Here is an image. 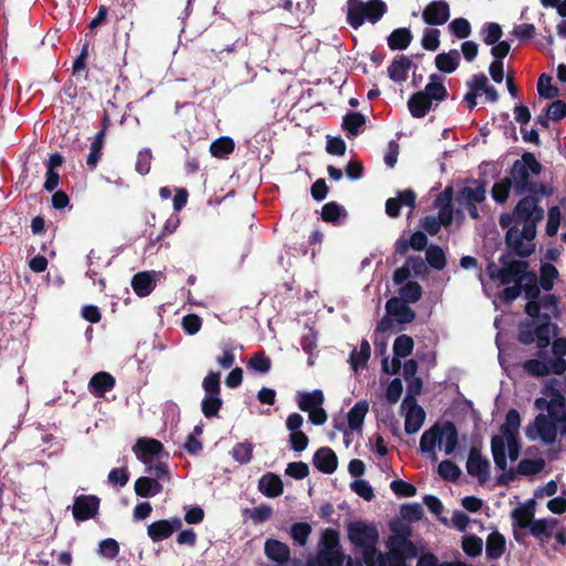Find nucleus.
I'll return each instance as SVG.
<instances>
[{
    "instance_id": "obj_1",
    "label": "nucleus",
    "mask_w": 566,
    "mask_h": 566,
    "mask_svg": "<svg viewBox=\"0 0 566 566\" xmlns=\"http://www.w3.org/2000/svg\"><path fill=\"white\" fill-rule=\"evenodd\" d=\"M544 209L539 198L523 195L511 213H502L499 224L507 229L505 244L520 258H528L535 251L533 240L537 233V224L544 219Z\"/></svg>"
},
{
    "instance_id": "obj_2",
    "label": "nucleus",
    "mask_w": 566,
    "mask_h": 566,
    "mask_svg": "<svg viewBox=\"0 0 566 566\" xmlns=\"http://www.w3.org/2000/svg\"><path fill=\"white\" fill-rule=\"evenodd\" d=\"M499 268L494 262L486 266V274L492 281H499L502 285L523 283L525 296H535L538 293V276L534 271H528V262L514 260L510 253H503L499 258Z\"/></svg>"
},
{
    "instance_id": "obj_3",
    "label": "nucleus",
    "mask_w": 566,
    "mask_h": 566,
    "mask_svg": "<svg viewBox=\"0 0 566 566\" xmlns=\"http://www.w3.org/2000/svg\"><path fill=\"white\" fill-rule=\"evenodd\" d=\"M409 535V528H405L400 534L389 536L386 555L377 548L364 551V564L366 566H407L406 560L418 555L416 545L408 538Z\"/></svg>"
},
{
    "instance_id": "obj_4",
    "label": "nucleus",
    "mask_w": 566,
    "mask_h": 566,
    "mask_svg": "<svg viewBox=\"0 0 566 566\" xmlns=\"http://www.w3.org/2000/svg\"><path fill=\"white\" fill-rule=\"evenodd\" d=\"M559 333L557 324L551 322V316L543 313L542 321L526 319L517 326V342L522 345L530 346L536 344L538 358H544L546 349L551 345L552 337L554 339Z\"/></svg>"
},
{
    "instance_id": "obj_5",
    "label": "nucleus",
    "mask_w": 566,
    "mask_h": 566,
    "mask_svg": "<svg viewBox=\"0 0 566 566\" xmlns=\"http://www.w3.org/2000/svg\"><path fill=\"white\" fill-rule=\"evenodd\" d=\"M552 345L553 357L526 359L522 368L531 377L543 378L549 375L562 376L566 373V337H556Z\"/></svg>"
},
{
    "instance_id": "obj_6",
    "label": "nucleus",
    "mask_w": 566,
    "mask_h": 566,
    "mask_svg": "<svg viewBox=\"0 0 566 566\" xmlns=\"http://www.w3.org/2000/svg\"><path fill=\"white\" fill-rule=\"evenodd\" d=\"M448 98V91L443 77L438 74L429 76V83L422 91L413 93L408 102V109L413 118H423L432 108L433 103H441Z\"/></svg>"
},
{
    "instance_id": "obj_7",
    "label": "nucleus",
    "mask_w": 566,
    "mask_h": 566,
    "mask_svg": "<svg viewBox=\"0 0 566 566\" xmlns=\"http://www.w3.org/2000/svg\"><path fill=\"white\" fill-rule=\"evenodd\" d=\"M444 438V453L452 454L459 444V432L452 421H446L442 424L434 423L427 429L420 438V451L430 454L432 460H437L436 446L442 442Z\"/></svg>"
},
{
    "instance_id": "obj_8",
    "label": "nucleus",
    "mask_w": 566,
    "mask_h": 566,
    "mask_svg": "<svg viewBox=\"0 0 566 566\" xmlns=\"http://www.w3.org/2000/svg\"><path fill=\"white\" fill-rule=\"evenodd\" d=\"M543 166L533 153H524L521 159L514 161L510 169V177L513 184V191L516 196H523L531 190L533 181L531 175L538 176Z\"/></svg>"
},
{
    "instance_id": "obj_9",
    "label": "nucleus",
    "mask_w": 566,
    "mask_h": 566,
    "mask_svg": "<svg viewBox=\"0 0 566 566\" xmlns=\"http://www.w3.org/2000/svg\"><path fill=\"white\" fill-rule=\"evenodd\" d=\"M387 12V4L382 0H348L346 21L355 30L360 28L365 21L377 23Z\"/></svg>"
},
{
    "instance_id": "obj_10",
    "label": "nucleus",
    "mask_w": 566,
    "mask_h": 566,
    "mask_svg": "<svg viewBox=\"0 0 566 566\" xmlns=\"http://www.w3.org/2000/svg\"><path fill=\"white\" fill-rule=\"evenodd\" d=\"M220 377L221 374L219 371H209L202 380L205 397L201 400V411L208 419L218 417L223 406Z\"/></svg>"
},
{
    "instance_id": "obj_11",
    "label": "nucleus",
    "mask_w": 566,
    "mask_h": 566,
    "mask_svg": "<svg viewBox=\"0 0 566 566\" xmlns=\"http://www.w3.org/2000/svg\"><path fill=\"white\" fill-rule=\"evenodd\" d=\"M347 533L349 541L354 545L363 547L364 551L375 549L376 543L379 539V533L376 526L368 525L360 521L350 523Z\"/></svg>"
},
{
    "instance_id": "obj_12",
    "label": "nucleus",
    "mask_w": 566,
    "mask_h": 566,
    "mask_svg": "<svg viewBox=\"0 0 566 566\" xmlns=\"http://www.w3.org/2000/svg\"><path fill=\"white\" fill-rule=\"evenodd\" d=\"M534 430L531 427L526 428V436L530 440L539 438L544 443L552 444L556 440L557 432L559 431V423L549 419L544 413H538L534 420Z\"/></svg>"
},
{
    "instance_id": "obj_13",
    "label": "nucleus",
    "mask_w": 566,
    "mask_h": 566,
    "mask_svg": "<svg viewBox=\"0 0 566 566\" xmlns=\"http://www.w3.org/2000/svg\"><path fill=\"white\" fill-rule=\"evenodd\" d=\"M101 500L96 495H78L74 499L72 513L77 522L94 518L98 514Z\"/></svg>"
},
{
    "instance_id": "obj_14",
    "label": "nucleus",
    "mask_w": 566,
    "mask_h": 566,
    "mask_svg": "<svg viewBox=\"0 0 566 566\" xmlns=\"http://www.w3.org/2000/svg\"><path fill=\"white\" fill-rule=\"evenodd\" d=\"M490 461L482 457L480 449L472 447L467 461V471L475 476L480 484H484L490 478Z\"/></svg>"
},
{
    "instance_id": "obj_15",
    "label": "nucleus",
    "mask_w": 566,
    "mask_h": 566,
    "mask_svg": "<svg viewBox=\"0 0 566 566\" xmlns=\"http://www.w3.org/2000/svg\"><path fill=\"white\" fill-rule=\"evenodd\" d=\"M486 198L485 182L479 179H469L458 192L455 200L462 205L482 203Z\"/></svg>"
},
{
    "instance_id": "obj_16",
    "label": "nucleus",
    "mask_w": 566,
    "mask_h": 566,
    "mask_svg": "<svg viewBox=\"0 0 566 566\" xmlns=\"http://www.w3.org/2000/svg\"><path fill=\"white\" fill-rule=\"evenodd\" d=\"M450 19V6L446 0H434L426 6L422 20L429 25H442Z\"/></svg>"
},
{
    "instance_id": "obj_17",
    "label": "nucleus",
    "mask_w": 566,
    "mask_h": 566,
    "mask_svg": "<svg viewBox=\"0 0 566 566\" xmlns=\"http://www.w3.org/2000/svg\"><path fill=\"white\" fill-rule=\"evenodd\" d=\"M181 526L182 523L179 517H172L171 520H159L148 525L147 534L153 542L157 543L169 538L174 532L180 530Z\"/></svg>"
},
{
    "instance_id": "obj_18",
    "label": "nucleus",
    "mask_w": 566,
    "mask_h": 566,
    "mask_svg": "<svg viewBox=\"0 0 566 566\" xmlns=\"http://www.w3.org/2000/svg\"><path fill=\"white\" fill-rule=\"evenodd\" d=\"M137 459L145 465L151 462V457H159L164 452V444L154 438H139L133 447Z\"/></svg>"
},
{
    "instance_id": "obj_19",
    "label": "nucleus",
    "mask_w": 566,
    "mask_h": 566,
    "mask_svg": "<svg viewBox=\"0 0 566 566\" xmlns=\"http://www.w3.org/2000/svg\"><path fill=\"white\" fill-rule=\"evenodd\" d=\"M534 504V501H532ZM535 510L534 506H520L512 511L514 538L517 543H523L524 533H520L516 528H531L533 525Z\"/></svg>"
},
{
    "instance_id": "obj_20",
    "label": "nucleus",
    "mask_w": 566,
    "mask_h": 566,
    "mask_svg": "<svg viewBox=\"0 0 566 566\" xmlns=\"http://www.w3.org/2000/svg\"><path fill=\"white\" fill-rule=\"evenodd\" d=\"M401 408L406 410L405 415V431L408 434H413L420 430L424 420L426 411L418 402L403 405Z\"/></svg>"
},
{
    "instance_id": "obj_21",
    "label": "nucleus",
    "mask_w": 566,
    "mask_h": 566,
    "mask_svg": "<svg viewBox=\"0 0 566 566\" xmlns=\"http://www.w3.org/2000/svg\"><path fill=\"white\" fill-rule=\"evenodd\" d=\"M314 467L322 473L332 474L337 470L338 458L328 447H322L313 455Z\"/></svg>"
},
{
    "instance_id": "obj_22",
    "label": "nucleus",
    "mask_w": 566,
    "mask_h": 566,
    "mask_svg": "<svg viewBox=\"0 0 566 566\" xmlns=\"http://www.w3.org/2000/svg\"><path fill=\"white\" fill-rule=\"evenodd\" d=\"M386 312L396 318L399 324L411 323L416 318L415 311L408 303L398 297H391L386 303Z\"/></svg>"
},
{
    "instance_id": "obj_23",
    "label": "nucleus",
    "mask_w": 566,
    "mask_h": 566,
    "mask_svg": "<svg viewBox=\"0 0 566 566\" xmlns=\"http://www.w3.org/2000/svg\"><path fill=\"white\" fill-rule=\"evenodd\" d=\"M115 378L109 373L98 371L91 377L87 388L95 398H103L115 387Z\"/></svg>"
},
{
    "instance_id": "obj_24",
    "label": "nucleus",
    "mask_w": 566,
    "mask_h": 566,
    "mask_svg": "<svg viewBox=\"0 0 566 566\" xmlns=\"http://www.w3.org/2000/svg\"><path fill=\"white\" fill-rule=\"evenodd\" d=\"M557 524L558 521L554 517L535 520L530 528V534L541 543H545L553 537Z\"/></svg>"
},
{
    "instance_id": "obj_25",
    "label": "nucleus",
    "mask_w": 566,
    "mask_h": 566,
    "mask_svg": "<svg viewBox=\"0 0 566 566\" xmlns=\"http://www.w3.org/2000/svg\"><path fill=\"white\" fill-rule=\"evenodd\" d=\"M412 66V61L407 55H397L388 66V76L395 82H405L408 78V72Z\"/></svg>"
},
{
    "instance_id": "obj_26",
    "label": "nucleus",
    "mask_w": 566,
    "mask_h": 566,
    "mask_svg": "<svg viewBox=\"0 0 566 566\" xmlns=\"http://www.w3.org/2000/svg\"><path fill=\"white\" fill-rule=\"evenodd\" d=\"M259 491L268 497H276L283 493V482L281 478L274 473H265L259 480Z\"/></svg>"
},
{
    "instance_id": "obj_27",
    "label": "nucleus",
    "mask_w": 566,
    "mask_h": 566,
    "mask_svg": "<svg viewBox=\"0 0 566 566\" xmlns=\"http://www.w3.org/2000/svg\"><path fill=\"white\" fill-rule=\"evenodd\" d=\"M135 493L139 497H151L163 492V485L154 478L142 476L135 481Z\"/></svg>"
},
{
    "instance_id": "obj_28",
    "label": "nucleus",
    "mask_w": 566,
    "mask_h": 566,
    "mask_svg": "<svg viewBox=\"0 0 566 566\" xmlns=\"http://www.w3.org/2000/svg\"><path fill=\"white\" fill-rule=\"evenodd\" d=\"M549 419L559 423V433L566 436V400L563 399H551V405L547 408Z\"/></svg>"
},
{
    "instance_id": "obj_29",
    "label": "nucleus",
    "mask_w": 566,
    "mask_h": 566,
    "mask_svg": "<svg viewBox=\"0 0 566 566\" xmlns=\"http://www.w3.org/2000/svg\"><path fill=\"white\" fill-rule=\"evenodd\" d=\"M412 39L413 35L408 28H398L389 34L387 44L392 51H402L410 45Z\"/></svg>"
},
{
    "instance_id": "obj_30",
    "label": "nucleus",
    "mask_w": 566,
    "mask_h": 566,
    "mask_svg": "<svg viewBox=\"0 0 566 566\" xmlns=\"http://www.w3.org/2000/svg\"><path fill=\"white\" fill-rule=\"evenodd\" d=\"M505 537L499 532H492L486 538V557L490 560L499 559L505 552Z\"/></svg>"
},
{
    "instance_id": "obj_31",
    "label": "nucleus",
    "mask_w": 566,
    "mask_h": 566,
    "mask_svg": "<svg viewBox=\"0 0 566 566\" xmlns=\"http://www.w3.org/2000/svg\"><path fill=\"white\" fill-rule=\"evenodd\" d=\"M436 67L443 73L454 72L460 64V53L457 49L440 53L434 59Z\"/></svg>"
},
{
    "instance_id": "obj_32",
    "label": "nucleus",
    "mask_w": 566,
    "mask_h": 566,
    "mask_svg": "<svg viewBox=\"0 0 566 566\" xmlns=\"http://www.w3.org/2000/svg\"><path fill=\"white\" fill-rule=\"evenodd\" d=\"M296 402L302 411L308 412L323 405L324 394L321 389H315L311 392H298Z\"/></svg>"
},
{
    "instance_id": "obj_33",
    "label": "nucleus",
    "mask_w": 566,
    "mask_h": 566,
    "mask_svg": "<svg viewBox=\"0 0 566 566\" xmlns=\"http://www.w3.org/2000/svg\"><path fill=\"white\" fill-rule=\"evenodd\" d=\"M264 551L266 556L276 563H285L290 558L289 546L277 539H266Z\"/></svg>"
},
{
    "instance_id": "obj_34",
    "label": "nucleus",
    "mask_w": 566,
    "mask_h": 566,
    "mask_svg": "<svg viewBox=\"0 0 566 566\" xmlns=\"http://www.w3.org/2000/svg\"><path fill=\"white\" fill-rule=\"evenodd\" d=\"M368 409L369 405L366 400H360L355 403L347 415L348 427L350 430H361Z\"/></svg>"
},
{
    "instance_id": "obj_35",
    "label": "nucleus",
    "mask_w": 566,
    "mask_h": 566,
    "mask_svg": "<svg viewBox=\"0 0 566 566\" xmlns=\"http://www.w3.org/2000/svg\"><path fill=\"white\" fill-rule=\"evenodd\" d=\"M521 427V416L520 412L516 409H510L506 412L505 421L500 427L501 434L500 437H503L504 439H509L512 437L518 438V430Z\"/></svg>"
},
{
    "instance_id": "obj_36",
    "label": "nucleus",
    "mask_w": 566,
    "mask_h": 566,
    "mask_svg": "<svg viewBox=\"0 0 566 566\" xmlns=\"http://www.w3.org/2000/svg\"><path fill=\"white\" fill-rule=\"evenodd\" d=\"M491 452L497 469L505 471L507 468L504 438L493 436L491 439Z\"/></svg>"
},
{
    "instance_id": "obj_37",
    "label": "nucleus",
    "mask_w": 566,
    "mask_h": 566,
    "mask_svg": "<svg viewBox=\"0 0 566 566\" xmlns=\"http://www.w3.org/2000/svg\"><path fill=\"white\" fill-rule=\"evenodd\" d=\"M366 118L359 112H349L343 117L342 127L350 136H357L365 125Z\"/></svg>"
},
{
    "instance_id": "obj_38",
    "label": "nucleus",
    "mask_w": 566,
    "mask_h": 566,
    "mask_svg": "<svg viewBox=\"0 0 566 566\" xmlns=\"http://www.w3.org/2000/svg\"><path fill=\"white\" fill-rule=\"evenodd\" d=\"M132 286L138 296H147L154 290L153 280L149 273L139 272L133 276Z\"/></svg>"
},
{
    "instance_id": "obj_39",
    "label": "nucleus",
    "mask_w": 566,
    "mask_h": 566,
    "mask_svg": "<svg viewBox=\"0 0 566 566\" xmlns=\"http://www.w3.org/2000/svg\"><path fill=\"white\" fill-rule=\"evenodd\" d=\"M234 142L229 136H222L217 138L210 145V153L216 158H226L234 150Z\"/></svg>"
},
{
    "instance_id": "obj_40",
    "label": "nucleus",
    "mask_w": 566,
    "mask_h": 566,
    "mask_svg": "<svg viewBox=\"0 0 566 566\" xmlns=\"http://www.w3.org/2000/svg\"><path fill=\"white\" fill-rule=\"evenodd\" d=\"M426 261L434 270H443L447 265V258L442 248L431 244L426 250Z\"/></svg>"
},
{
    "instance_id": "obj_41",
    "label": "nucleus",
    "mask_w": 566,
    "mask_h": 566,
    "mask_svg": "<svg viewBox=\"0 0 566 566\" xmlns=\"http://www.w3.org/2000/svg\"><path fill=\"white\" fill-rule=\"evenodd\" d=\"M538 286L544 291H551L554 287V281L558 277L557 269L551 263H543L539 269Z\"/></svg>"
},
{
    "instance_id": "obj_42",
    "label": "nucleus",
    "mask_w": 566,
    "mask_h": 566,
    "mask_svg": "<svg viewBox=\"0 0 566 566\" xmlns=\"http://www.w3.org/2000/svg\"><path fill=\"white\" fill-rule=\"evenodd\" d=\"M422 287L416 281H409L399 289V297L406 303H417L422 296Z\"/></svg>"
},
{
    "instance_id": "obj_43",
    "label": "nucleus",
    "mask_w": 566,
    "mask_h": 566,
    "mask_svg": "<svg viewBox=\"0 0 566 566\" xmlns=\"http://www.w3.org/2000/svg\"><path fill=\"white\" fill-rule=\"evenodd\" d=\"M546 462L543 458L523 459L520 461L516 472L520 475H534L544 470Z\"/></svg>"
},
{
    "instance_id": "obj_44",
    "label": "nucleus",
    "mask_w": 566,
    "mask_h": 566,
    "mask_svg": "<svg viewBox=\"0 0 566 566\" xmlns=\"http://www.w3.org/2000/svg\"><path fill=\"white\" fill-rule=\"evenodd\" d=\"M105 139L101 137H95L91 143L90 153L86 158V166L88 170L94 171L97 167V164L102 159L103 148H104Z\"/></svg>"
},
{
    "instance_id": "obj_45",
    "label": "nucleus",
    "mask_w": 566,
    "mask_h": 566,
    "mask_svg": "<svg viewBox=\"0 0 566 566\" xmlns=\"http://www.w3.org/2000/svg\"><path fill=\"white\" fill-rule=\"evenodd\" d=\"M248 368L260 374H266L271 370L272 361L263 350L254 353L248 361Z\"/></svg>"
},
{
    "instance_id": "obj_46",
    "label": "nucleus",
    "mask_w": 566,
    "mask_h": 566,
    "mask_svg": "<svg viewBox=\"0 0 566 566\" xmlns=\"http://www.w3.org/2000/svg\"><path fill=\"white\" fill-rule=\"evenodd\" d=\"M513 188L511 178H503L499 182H495L492 187L491 195L495 202L504 203L507 201L510 196V190Z\"/></svg>"
},
{
    "instance_id": "obj_47",
    "label": "nucleus",
    "mask_w": 566,
    "mask_h": 566,
    "mask_svg": "<svg viewBox=\"0 0 566 566\" xmlns=\"http://www.w3.org/2000/svg\"><path fill=\"white\" fill-rule=\"evenodd\" d=\"M415 347V342L411 336L406 334L399 335L392 346L394 355L397 357L405 358L409 356Z\"/></svg>"
},
{
    "instance_id": "obj_48",
    "label": "nucleus",
    "mask_w": 566,
    "mask_h": 566,
    "mask_svg": "<svg viewBox=\"0 0 566 566\" xmlns=\"http://www.w3.org/2000/svg\"><path fill=\"white\" fill-rule=\"evenodd\" d=\"M345 555L342 551H319L317 563L319 566H343Z\"/></svg>"
},
{
    "instance_id": "obj_49",
    "label": "nucleus",
    "mask_w": 566,
    "mask_h": 566,
    "mask_svg": "<svg viewBox=\"0 0 566 566\" xmlns=\"http://www.w3.org/2000/svg\"><path fill=\"white\" fill-rule=\"evenodd\" d=\"M438 473L443 480L455 482L462 472L453 461L443 460L438 465Z\"/></svg>"
},
{
    "instance_id": "obj_50",
    "label": "nucleus",
    "mask_w": 566,
    "mask_h": 566,
    "mask_svg": "<svg viewBox=\"0 0 566 566\" xmlns=\"http://www.w3.org/2000/svg\"><path fill=\"white\" fill-rule=\"evenodd\" d=\"M370 357V346L369 343L364 339L360 344L359 352L353 350L350 354V365L352 368L357 370L359 367H363L366 365Z\"/></svg>"
},
{
    "instance_id": "obj_51",
    "label": "nucleus",
    "mask_w": 566,
    "mask_h": 566,
    "mask_svg": "<svg viewBox=\"0 0 566 566\" xmlns=\"http://www.w3.org/2000/svg\"><path fill=\"white\" fill-rule=\"evenodd\" d=\"M231 455L239 463L247 464L252 460L253 444L248 441L237 443L231 451Z\"/></svg>"
},
{
    "instance_id": "obj_52",
    "label": "nucleus",
    "mask_w": 566,
    "mask_h": 566,
    "mask_svg": "<svg viewBox=\"0 0 566 566\" xmlns=\"http://www.w3.org/2000/svg\"><path fill=\"white\" fill-rule=\"evenodd\" d=\"M407 381V394L401 403H415L417 402V396H419L422 391L423 381L420 377H412L406 379Z\"/></svg>"
},
{
    "instance_id": "obj_53",
    "label": "nucleus",
    "mask_w": 566,
    "mask_h": 566,
    "mask_svg": "<svg viewBox=\"0 0 566 566\" xmlns=\"http://www.w3.org/2000/svg\"><path fill=\"white\" fill-rule=\"evenodd\" d=\"M311 533L312 526L306 522L294 523L291 527V537L300 546H304L307 543Z\"/></svg>"
},
{
    "instance_id": "obj_54",
    "label": "nucleus",
    "mask_w": 566,
    "mask_h": 566,
    "mask_svg": "<svg viewBox=\"0 0 566 566\" xmlns=\"http://www.w3.org/2000/svg\"><path fill=\"white\" fill-rule=\"evenodd\" d=\"M345 214V209L335 201L327 202L322 208V219L325 222L336 223L342 214Z\"/></svg>"
},
{
    "instance_id": "obj_55",
    "label": "nucleus",
    "mask_w": 566,
    "mask_h": 566,
    "mask_svg": "<svg viewBox=\"0 0 566 566\" xmlns=\"http://www.w3.org/2000/svg\"><path fill=\"white\" fill-rule=\"evenodd\" d=\"M449 30L454 36L459 39L469 38L472 32L471 24L465 18L453 19L449 24Z\"/></svg>"
},
{
    "instance_id": "obj_56",
    "label": "nucleus",
    "mask_w": 566,
    "mask_h": 566,
    "mask_svg": "<svg viewBox=\"0 0 566 566\" xmlns=\"http://www.w3.org/2000/svg\"><path fill=\"white\" fill-rule=\"evenodd\" d=\"M90 55V43L85 41L82 45L81 52L73 62L72 72L73 75H80L82 72H85V77H87V59Z\"/></svg>"
},
{
    "instance_id": "obj_57",
    "label": "nucleus",
    "mask_w": 566,
    "mask_h": 566,
    "mask_svg": "<svg viewBox=\"0 0 566 566\" xmlns=\"http://www.w3.org/2000/svg\"><path fill=\"white\" fill-rule=\"evenodd\" d=\"M483 548V542L479 536H464L462 541V549L470 557L480 556Z\"/></svg>"
},
{
    "instance_id": "obj_58",
    "label": "nucleus",
    "mask_w": 566,
    "mask_h": 566,
    "mask_svg": "<svg viewBox=\"0 0 566 566\" xmlns=\"http://www.w3.org/2000/svg\"><path fill=\"white\" fill-rule=\"evenodd\" d=\"M151 160H153V154L149 148H144V149L139 150L137 154V159H136V164H135L136 171L142 176L149 174L150 168H151Z\"/></svg>"
},
{
    "instance_id": "obj_59",
    "label": "nucleus",
    "mask_w": 566,
    "mask_h": 566,
    "mask_svg": "<svg viewBox=\"0 0 566 566\" xmlns=\"http://www.w3.org/2000/svg\"><path fill=\"white\" fill-rule=\"evenodd\" d=\"M547 223H546V234L548 237H554L556 235L557 231H558V228H559V224H560V219H562V213H560V209L558 206H553L548 209V212H547Z\"/></svg>"
},
{
    "instance_id": "obj_60",
    "label": "nucleus",
    "mask_w": 566,
    "mask_h": 566,
    "mask_svg": "<svg viewBox=\"0 0 566 566\" xmlns=\"http://www.w3.org/2000/svg\"><path fill=\"white\" fill-rule=\"evenodd\" d=\"M483 31L485 32L483 41L486 45H493L497 43L503 34L501 25L496 22L485 23L483 25Z\"/></svg>"
},
{
    "instance_id": "obj_61",
    "label": "nucleus",
    "mask_w": 566,
    "mask_h": 566,
    "mask_svg": "<svg viewBox=\"0 0 566 566\" xmlns=\"http://www.w3.org/2000/svg\"><path fill=\"white\" fill-rule=\"evenodd\" d=\"M390 489L397 496L400 497H411L417 494V488L413 484L400 479L394 480L390 483Z\"/></svg>"
},
{
    "instance_id": "obj_62",
    "label": "nucleus",
    "mask_w": 566,
    "mask_h": 566,
    "mask_svg": "<svg viewBox=\"0 0 566 566\" xmlns=\"http://www.w3.org/2000/svg\"><path fill=\"white\" fill-rule=\"evenodd\" d=\"M421 45L427 51H436L440 46V30L426 29L421 39Z\"/></svg>"
},
{
    "instance_id": "obj_63",
    "label": "nucleus",
    "mask_w": 566,
    "mask_h": 566,
    "mask_svg": "<svg viewBox=\"0 0 566 566\" xmlns=\"http://www.w3.org/2000/svg\"><path fill=\"white\" fill-rule=\"evenodd\" d=\"M551 76L546 75L545 73L542 74L538 78L537 83V91L539 96L552 99L558 94L557 87L551 85Z\"/></svg>"
},
{
    "instance_id": "obj_64",
    "label": "nucleus",
    "mask_w": 566,
    "mask_h": 566,
    "mask_svg": "<svg viewBox=\"0 0 566 566\" xmlns=\"http://www.w3.org/2000/svg\"><path fill=\"white\" fill-rule=\"evenodd\" d=\"M400 515L405 521L418 522L423 517V510L420 504H403L400 509Z\"/></svg>"
}]
</instances>
